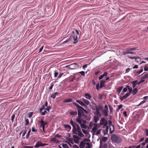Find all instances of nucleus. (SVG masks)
I'll return each mask as SVG.
<instances>
[{
    "instance_id": "5fc2aeb1",
    "label": "nucleus",
    "mask_w": 148,
    "mask_h": 148,
    "mask_svg": "<svg viewBox=\"0 0 148 148\" xmlns=\"http://www.w3.org/2000/svg\"><path fill=\"white\" fill-rule=\"evenodd\" d=\"M130 84H131V83L130 82H129L128 84V85H126V86L125 87L127 88V90L128 89H129V88H131V87H130V86H129V85H130Z\"/></svg>"
},
{
    "instance_id": "4be33fe9",
    "label": "nucleus",
    "mask_w": 148,
    "mask_h": 148,
    "mask_svg": "<svg viewBox=\"0 0 148 148\" xmlns=\"http://www.w3.org/2000/svg\"><path fill=\"white\" fill-rule=\"evenodd\" d=\"M72 101V99H67L65 100H64L63 102L64 103L66 102H71Z\"/></svg>"
},
{
    "instance_id": "c85d7f7f",
    "label": "nucleus",
    "mask_w": 148,
    "mask_h": 148,
    "mask_svg": "<svg viewBox=\"0 0 148 148\" xmlns=\"http://www.w3.org/2000/svg\"><path fill=\"white\" fill-rule=\"evenodd\" d=\"M142 78L144 79L148 78V73L144 75L142 77Z\"/></svg>"
},
{
    "instance_id": "bf43d9fd",
    "label": "nucleus",
    "mask_w": 148,
    "mask_h": 148,
    "mask_svg": "<svg viewBox=\"0 0 148 148\" xmlns=\"http://www.w3.org/2000/svg\"><path fill=\"white\" fill-rule=\"evenodd\" d=\"M130 71V69L129 68H127L125 70V73H128Z\"/></svg>"
},
{
    "instance_id": "f704fd0d",
    "label": "nucleus",
    "mask_w": 148,
    "mask_h": 148,
    "mask_svg": "<svg viewBox=\"0 0 148 148\" xmlns=\"http://www.w3.org/2000/svg\"><path fill=\"white\" fill-rule=\"evenodd\" d=\"M128 90L129 92H128V93H130V94H131V93H132L133 90L131 87L129 89H128Z\"/></svg>"
},
{
    "instance_id": "338daca9",
    "label": "nucleus",
    "mask_w": 148,
    "mask_h": 148,
    "mask_svg": "<svg viewBox=\"0 0 148 148\" xmlns=\"http://www.w3.org/2000/svg\"><path fill=\"white\" fill-rule=\"evenodd\" d=\"M96 89L97 90H99V84L98 83L96 85Z\"/></svg>"
},
{
    "instance_id": "f8f14e48",
    "label": "nucleus",
    "mask_w": 148,
    "mask_h": 148,
    "mask_svg": "<svg viewBox=\"0 0 148 148\" xmlns=\"http://www.w3.org/2000/svg\"><path fill=\"white\" fill-rule=\"evenodd\" d=\"M76 101L82 106H86L85 104L83 102V101H82L79 100H77Z\"/></svg>"
},
{
    "instance_id": "09e8293b",
    "label": "nucleus",
    "mask_w": 148,
    "mask_h": 148,
    "mask_svg": "<svg viewBox=\"0 0 148 148\" xmlns=\"http://www.w3.org/2000/svg\"><path fill=\"white\" fill-rule=\"evenodd\" d=\"M33 113V112H29V113L28 117L29 118H31V117L32 116V115Z\"/></svg>"
},
{
    "instance_id": "20e7f679",
    "label": "nucleus",
    "mask_w": 148,
    "mask_h": 148,
    "mask_svg": "<svg viewBox=\"0 0 148 148\" xmlns=\"http://www.w3.org/2000/svg\"><path fill=\"white\" fill-rule=\"evenodd\" d=\"M100 123L101 125H103L104 126H106L107 124L106 121L103 118L101 119Z\"/></svg>"
},
{
    "instance_id": "72a5a7b5",
    "label": "nucleus",
    "mask_w": 148,
    "mask_h": 148,
    "mask_svg": "<svg viewBox=\"0 0 148 148\" xmlns=\"http://www.w3.org/2000/svg\"><path fill=\"white\" fill-rule=\"evenodd\" d=\"M51 107L49 106L47 107V108L45 109V110H47L48 112H49V110L51 109Z\"/></svg>"
},
{
    "instance_id": "f257e3e1",
    "label": "nucleus",
    "mask_w": 148,
    "mask_h": 148,
    "mask_svg": "<svg viewBox=\"0 0 148 148\" xmlns=\"http://www.w3.org/2000/svg\"><path fill=\"white\" fill-rule=\"evenodd\" d=\"M70 123L73 127L72 131L73 133L81 137H83L84 135L81 132V129L79 125L72 120L71 121Z\"/></svg>"
},
{
    "instance_id": "bb28decb",
    "label": "nucleus",
    "mask_w": 148,
    "mask_h": 148,
    "mask_svg": "<svg viewBox=\"0 0 148 148\" xmlns=\"http://www.w3.org/2000/svg\"><path fill=\"white\" fill-rule=\"evenodd\" d=\"M64 127L66 128H68L70 130L71 129V126L69 125H64Z\"/></svg>"
},
{
    "instance_id": "603ef678",
    "label": "nucleus",
    "mask_w": 148,
    "mask_h": 148,
    "mask_svg": "<svg viewBox=\"0 0 148 148\" xmlns=\"http://www.w3.org/2000/svg\"><path fill=\"white\" fill-rule=\"evenodd\" d=\"M98 108L100 110H102L103 108V106L100 105H99V106H98Z\"/></svg>"
},
{
    "instance_id": "473e14b6",
    "label": "nucleus",
    "mask_w": 148,
    "mask_h": 148,
    "mask_svg": "<svg viewBox=\"0 0 148 148\" xmlns=\"http://www.w3.org/2000/svg\"><path fill=\"white\" fill-rule=\"evenodd\" d=\"M73 103L74 105H75L77 108H80V107L81 106L75 102H73Z\"/></svg>"
},
{
    "instance_id": "79ce46f5",
    "label": "nucleus",
    "mask_w": 148,
    "mask_h": 148,
    "mask_svg": "<svg viewBox=\"0 0 148 148\" xmlns=\"http://www.w3.org/2000/svg\"><path fill=\"white\" fill-rule=\"evenodd\" d=\"M145 135L148 136V129H145Z\"/></svg>"
},
{
    "instance_id": "37998d69",
    "label": "nucleus",
    "mask_w": 148,
    "mask_h": 148,
    "mask_svg": "<svg viewBox=\"0 0 148 148\" xmlns=\"http://www.w3.org/2000/svg\"><path fill=\"white\" fill-rule=\"evenodd\" d=\"M62 146L64 148H69L68 146L66 144H63Z\"/></svg>"
},
{
    "instance_id": "dca6fc26",
    "label": "nucleus",
    "mask_w": 148,
    "mask_h": 148,
    "mask_svg": "<svg viewBox=\"0 0 148 148\" xmlns=\"http://www.w3.org/2000/svg\"><path fill=\"white\" fill-rule=\"evenodd\" d=\"M82 100L85 104L86 105H88L89 104L90 102L88 101L83 98L82 99Z\"/></svg>"
},
{
    "instance_id": "4468645a",
    "label": "nucleus",
    "mask_w": 148,
    "mask_h": 148,
    "mask_svg": "<svg viewBox=\"0 0 148 148\" xmlns=\"http://www.w3.org/2000/svg\"><path fill=\"white\" fill-rule=\"evenodd\" d=\"M94 125L95 126L93 127L92 128V131L94 132V133H95L97 130V124H94Z\"/></svg>"
},
{
    "instance_id": "13d9d810",
    "label": "nucleus",
    "mask_w": 148,
    "mask_h": 148,
    "mask_svg": "<svg viewBox=\"0 0 148 148\" xmlns=\"http://www.w3.org/2000/svg\"><path fill=\"white\" fill-rule=\"evenodd\" d=\"M144 71H148V67L146 66H145L144 67Z\"/></svg>"
},
{
    "instance_id": "774afa93",
    "label": "nucleus",
    "mask_w": 148,
    "mask_h": 148,
    "mask_svg": "<svg viewBox=\"0 0 148 148\" xmlns=\"http://www.w3.org/2000/svg\"><path fill=\"white\" fill-rule=\"evenodd\" d=\"M32 131L33 132H36L37 131V130L36 129H35L34 127H32Z\"/></svg>"
},
{
    "instance_id": "864d4df0",
    "label": "nucleus",
    "mask_w": 148,
    "mask_h": 148,
    "mask_svg": "<svg viewBox=\"0 0 148 148\" xmlns=\"http://www.w3.org/2000/svg\"><path fill=\"white\" fill-rule=\"evenodd\" d=\"M101 132V129H100V130H98L96 132V135H98Z\"/></svg>"
},
{
    "instance_id": "a878e982",
    "label": "nucleus",
    "mask_w": 148,
    "mask_h": 148,
    "mask_svg": "<svg viewBox=\"0 0 148 148\" xmlns=\"http://www.w3.org/2000/svg\"><path fill=\"white\" fill-rule=\"evenodd\" d=\"M76 121L77 122L79 123L80 125L82 124V121L81 120L79 119H76Z\"/></svg>"
},
{
    "instance_id": "58836bf2",
    "label": "nucleus",
    "mask_w": 148,
    "mask_h": 148,
    "mask_svg": "<svg viewBox=\"0 0 148 148\" xmlns=\"http://www.w3.org/2000/svg\"><path fill=\"white\" fill-rule=\"evenodd\" d=\"M78 73L84 77L85 76V72L84 71L79 72Z\"/></svg>"
},
{
    "instance_id": "0e129e2a",
    "label": "nucleus",
    "mask_w": 148,
    "mask_h": 148,
    "mask_svg": "<svg viewBox=\"0 0 148 148\" xmlns=\"http://www.w3.org/2000/svg\"><path fill=\"white\" fill-rule=\"evenodd\" d=\"M138 65H135L133 67V69H138Z\"/></svg>"
},
{
    "instance_id": "6e6d98bb",
    "label": "nucleus",
    "mask_w": 148,
    "mask_h": 148,
    "mask_svg": "<svg viewBox=\"0 0 148 148\" xmlns=\"http://www.w3.org/2000/svg\"><path fill=\"white\" fill-rule=\"evenodd\" d=\"M56 97V96L54 94H52L51 96V97L53 99H54Z\"/></svg>"
},
{
    "instance_id": "6ab92c4d",
    "label": "nucleus",
    "mask_w": 148,
    "mask_h": 148,
    "mask_svg": "<svg viewBox=\"0 0 148 148\" xmlns=\"http://www.w3.org/2000/svg\"><path fill=\"white\" fill-rule=\"evenodd\" d=\"M99 116H95L94 117V122L95 123H97L99 120Z\"/></svg>"
},
{
    "instance_id": "c03bdc74",
    "label": "nucleus",
    "mask_w": 148,
    "mask_h": 148,
    "mask_svg": "<svg viewBox=\"0 0 148 148\" xmlns=\"http://www.w3.org/2000/svg\"><path fill=\"white\" fill-rule=\"evenodd\" d=\"M123 114L125 117H127V112L126 111H123Z\"/></svg>"
},
{
    "instance_id": "412c9836",
    "label": "nucleus",
    "mask_w": 148,
    "mask_h": 148,
    "mask_svg": "<svg viewBox=\"0 0 148 148\" xmlns=\"http://www.w3.org/2000/svg\"><path fill=\"white\" fill-rule=\"evenodd\" d=\"M84 110V108L82 107V106H81L80 108H79L78 109V111H81V112H82V113H83L84 115V113L83 112V110Z\"/></svg>"
},
{
    "instance_id": "4d7b16f0",
    "label": "nucleus",
    "mask_w": 148,
    "mask_h": 148,
    "mask_svg": "<svg viewBox=\"0 0 148 148\" xmlns=\"http://www.w3.org/2000/svg\"><path fill=\"white\" fill-rule=\"evenodd\" d=\"M59 73L58 72H56L55 71L54 73V77H56L58 75Z\"/></svg>"
},
{
    "instance_id": "39448f33",
    "label": "nucleus",
    "mask_w": 148,
    "mask_h": 148,
    "mask_svg": "<svg viewBox=\"0 0 148 148\" xmlns=\"http://www.w3.org/2000/svg\"><path fill=\"white\" fill-rule=\"evenodd\" d=\"M130 93L127 92L122 97H121V101H123L130 95Z\"/></svg>"
},
{
    "instance_id": "6e6552de",
    "label": "nucleus",
    "mask_w": 148,
    "mask_h": 148,
    "mask_svg": "<svg viewBox=\"0 0 148 148\" xmlns=\"http://www.w3.org/2000/svg\"><path fill=\"white\" fill-rule=\"evenodd\" d=\"M106 81L103 80H101L100 82V88H102L105 86V84Z\"/></svg>"
},
{
    "instance_id": "a18cd8bd",
    "label": "nucleus",
    "mask_w": 148,
    "mask_h": 148,
    "mask_svg": "<svg viewBox=\"0 0 148 148\" xmlns=\"http://www.w3.org/2000/svg\"><path fill=\"white\" fill-rule=\"evenodd\" d=\"M146 143H145V142L142 143H140V144L142 146L144 147L146 145Z\"/></svg>"
},
{
    "instance_id": "cd10ccee",
    "label": "nucleus",
    "mask_w": 148,
    "mask_h": 148,
    "mask_svg": "<svg viewBox=\"0 0 148 148\" xmlns=\"http://www.w3.org/2000/svg\"><path fill=\"white\" fill-rule=\"evenodd\" d=\"M31 132V129H30L26 135V138L27 139H28V138L29 137Z\"/></svg>"
},
{
    "instance_id": "e2e57ef3",
    "label": "nucleus",
    "mask_w": 148,
    "mask_h": 148,
    "mask_svg": "<svg viewBox=\"0 0 148 148\" xmlns=\"http://www.w3.org/2000/svg\"><path fill=\"white\" fill-rule=\"evenodd\" d=\"M69 141L72 144H73V139H70L69 140Z\"/></svg>"
},
{
    "instance_id": "ddd939ff",
    "label": "nucleus",
    "mask_w": 148,
    "mask_h": 148,
    "mask_svg": "<svg viewBox=\"0 0 148 148\" xmlns=\"http://www.w3.org/2000/svg\"><path fill=\"white\" fill-rule=\"evenodd\" d=\"M108 110L103 109L102 110V112L104 114V115L106 116L108 115Z\"/></svg>"
},
{
    "instance_id": "2f4dec72",
    "label": "nucleus",
    "mask_w": 148,
    "mask_h": 148,
    "mask_svg": "<svg viewBox=\"0 0 148 148\" xmlns=\"http://www.w3.org/2000/svg\"><path fill=\"white\" fill-rule=\"evenodd\" d=\"M73 103L74 105H75L77 108H80V107L81 106L75 102H73Z\"/></svg>"
},
{
    "instance_id": "de8ad7c7",
    "label": "nucleus",
    "mask_w": 148,
    "mask_h": 148,
    "mask_svg": "<svg viewBox=\"0 0 148 148\" xmlns=\"http://www.w3.org/2000/svg\"><path fill=\"white\" fill-rule=\"evenodd\" d=\"M82 131L85 134H88V132L87 131L84 129H82Z\"/></svg>"
},
{
    "instance_id": "f03ea898",
    "label": "nucleus",
    "mask_w": 148,
    "mask_h": 148,
    "mask_svg": "<svg viewBox=\"0 0 148 148\" xmlns=\"http://www.w3.org/2000/svg\"><path fill=\"white\" fill-rule=\"evenodd\" d=\"M111 139L112 142L116 143H119L120 141L119 137L115 134H113L112 136Z\"/></svg>"
},
{
    "instance_id": "9b49d317",
    "label": "nucleus",
    "mask_w": 148,
    "mask_h": 148,
    "mask_svg": "<svg viewBox=\"0 0 148 148\" xmlns=\"http://www.w3.org/2000/svg\"><path fill=\"white\" fill-rule=\"evenodd\" d=\"M138 90L137 88L136 87L134 88V89L133 90L132 92V94H133V95H136L137 94V92H138Z\"/></svg>"
},
{
    "instance_id": "c756f323",
    "label": "nucleus",
    "mask_w": 148,
    "mask_h": 148,
    "mask_svg": "<svg viewBox=\"0 0 148 148\" xmlns=\"http://www.w3.org/2000/svg\"><path fill=\"white\" fill-rule=\"evenodd\" d=\"M137 48V47H134L129 49L130 51H133L136 49Z\"/></svg>"
},
{
    "instance_id": "c9c22d12",
    "label": "nucleus",
    "mask_w": 148,
    "mask_h": 148,
    "mask_svg": "<svg viewBox=\"0 0 148 148\" xmlns=\"http://www.w3.org/2000/svg\"><path fill=\"white\" fill-rule=\"evenodd\" d=\"M41 113V114L42 115H45L47 113V111L45 110L44 112H40Z\"/></svg>"
},
{
    "instance_id": "ea45409f",
    "label": "nucleus",
    "mask_w": 148,
    "mask_h": 148,
    "mask_svg": "<svg viewBox=\"0 0 148 148\" xmlns=\"http://www.w3.org/2000/svg\"><path fill=\"white\" fill-rule=\"evenodd\" d=\"M143 71V69H142L139 71L136 72V73H137L138 75H139L140 73H142Z\"/></svg>"
},
{
    "instance_id": "7c9ffc66",
    "label": "nucleus",
    "mask_w": 148,
    "mask_h": 148,
    "mask_svg": "<svg viewBox=\"0 0 148 148\" xmlns=\"http://www.w3.org/2000/svg\"><path fill=\"white\" fill-rule=\"evenodd\" d=\"M45 106L44 105H43V106H42V107L40 109V112H41V111H42L43 109H44L45 110Z\"/></svg>"
},
{
    "instance_id": "052dcab7",
    "label": "nucleus",
    "mask_w": 148,
    "mask_h": 148,
    "mask_svg": "<svg viewBox=\"0 0 148 148\" xmlns=\"http://www.w3.org/2000/svg\"><path fill=\"white\" fill-rule=\"evenodd\" d=\"M78 115H80V116H82V115H83V114H84L83 113H82V112H81V111H78Z\"/></svg>"
},
{
    "instance_id": "a211bd4d",
    "label": "nucleus",
    "mask_w": 148,
    "mask_h": 148,
    "mask_svg": "<svg viewBox=\"0 0 148 148\" xmlns=\"http://www.w3.org/2000/svg\"><path fill=\"white\" fill-rule=\"evenodd\" d=\"M85 147V144L82 141L80 142V148H84Z\"/></svg>"
},
{
    "instance_id": "e433bc0d",
    "label": "nucleus",
    "mask_w": 148,
    "mask_h": 148,
    "mask_svg": "<svg viewBox=\"0 0 148 148\" xmlns=\"http://www.w3.org/2000/svg\"><path fill=\"white\" fill-rule=\"evenodd\" d=\"M95 106V107H94V106H93V105H91L90 106V107L93 110H95V109L96 108V105L95 104V103H94L93 104Z\"/></svg>"
},
{
    "instance_id": "aec40b11",
    "label": "nucleus",
    "mask_w": 148,
    "mask_h": 148,
    "mask_svg": "<svg viewBox=\"0 0 148 148\" xmlns=\"http://www.w3.org/2000/svg\"><path fill=\"white\" fill-rule=\"evenodd\" d=\"M128 50H126L125 51H123V54L124 55H125L126 54H130V51H129V49H127Z\"/></svg>"
},
{
    "instance_id": "680f3d73",
    "label": "nucleus",
    "mask_w": 148,
    "mask_h": 148,
    "mask_svg": "<svg viewBox=\"0 0 148 148\" xmlns=\"http://www.w3.org/2000/svg\"><path fill=\"white\" fill-rule=\"evenodd\" d=\"M15 117V115L14 114L12 115V116L11 117V120L13 122L14 121V119Z\"/></svg>"
},
{
    "instance_id": "f3484780",
    "label": "nucleus",
    "mask_w": 148,
    "mask_h": 148,
    "mask_svg": "<svg viewBox=\"0 0 148 148\" xmlns=\"http://www.w3.org/2000/svg\"><path fill=\"white\" fill-rule=\"evenodd\" d=\"M114 129V126L112 125H110V133H112Z\"/></svg>"
},
{
    "instance_id": "9d476101",
    "label": "nucleus",
    "mask_w": 148,
    "mask_h": 148,
    "mask_svg": "<svg viewBox=\"0 0 148 148\" xmlns=\"http://www.w3.org/2000/svg\"><path fill=\"white\" fill-rule=\"evenodd\" d=\"M127 57L128 58H129V59H134L136 60H137V59H140V57L139 56H136L131 57V56H127Z\"/></svg>"
},
{
    "instance_id": "5701e85b",
    "label": "nucleus",
    "mask_w": 148,
    "mask_h": 148,
    "mask_svg": "<svg viewBox=\"0 0 148 148\" xmlns=\"http://www.w3.org/2000/svg\"><path fill=\"white\" fill-rule=\"evenodd\" d=\"M80 126L82 129L84 128L86 129L87 128L86 125L84 124H82L80 125Z\"/></svg>"
},
{
    "instance_id": "a19ab883",
    "label": "nucleus",
    "mask_w": 148,
    "mask_h": 148,
    "mask_svg": "<svg viewBox=\"0 0 148 148\" xmlns=\"http://www.w3.org/2000/svg\"><path fill=\"white\" fill-rule=\"evenodd\" d=\"M127 90V88H126L125 87L123 89L122 91V92L123 93H125L126 92Z\"/></svg>"
},
{
    "instance_id": "4c0bfd02",
    "label": "nucleus",
    "mask_w": 148,
    "mask_h": 148,
    "mask_svg": "<svg viewBox=\"0 0 148 148\" xmlns=\"http://www.w3.org/2000/svg\"><path fill=\"white\" fill-rule=\"evenodd\" d=\"M25 125H28L29 124V121L28 119H26L25 120Z\"/></svg>"
},
{
    "instance_id": "0eeeda50",
    "label": "nucleus",
    "mask_w": 148,
    "mask_h": 148,
    "mask_svg": "<svg viewBox=\"0 0 148 148\" xmlns=\"http://www.w3.org/2000/svg\"><path fill=\"white\" fill-rule=\"evenodd\" d=\"M40 123L41 127H42V128H45V126L47 124V122H45L43 120H42L40 122Z\"/></svg>"
},
{
    "instance_id": "393cba45",
    "label": "nucleus",
    "mask_w": 148,
    "mask_h": 148,
    "mask_svg": "<svg viewBox=\"0 0 148 148\" xmlns=\"http://www.w3.org/2000/svg\"><path fill=\"white\" fill-rule=\"evenodd\" d=\"M146 101V100H143V101H141L138 105H137L136 106H140L142 104H144Z\"/></svg>"
},
{
    "instance_id": "423d86ee",
    "label": "nucleus",
    "mask_w": 148,
    "mask_h": 148,
    "mask_svg": "<svg viewBox=\"0 0 148 148\" xmlns=\"http://www.w3.org/2000/svg\"><path fill=\"white\" fill-rule=\"evenodd\" d=\"M95 110H96V114L99 117H100L101 116V114L99 112V109L97 106H96Z\"/></svg>"
},
{
    "instance_id": "2eb2a0df",
    "label": "nucleus",
    "mask_w": 148,
    "mask_h": 148,
    "mask_svg": "<svg viewBox=\"0 0 148 148\" xmlns=\"http://www.w3.org/2000/svg\"><path fill=\"white\" fill-rule=\"evenodd\" d=\"M87 99H90L91 98V97L90 95L88 93H86L84 96Z\"/></svg>"
},
{
    "instance_id": "69168bd1",
    "label": "nucleus",
    "mask_w": 148,
    "mask_h": 148,
    "mask_svg": "<svg viewBox=\"0 0 148 148\" xmlns=\"http://www.w3.org/2000/svg\"><path fill=\"white\" fill-rule=\"evenodd\" d=\"M144 139L145 138L144 137H142L141 138L139 142L140 143L141 142L143 141L144 140Z\"/></svg>"
},
{
    "instance_id": "49530a36",
    "label": "nucleus",
    "mask_w": 148,
    "mask_h": 148,
    "mask_svg": "<svg viewBox=\"0 0 148 148\" xmlns=\"http://www.w3.org/2000/svg\"><path fill=\"white\" fill-rule=\"evenodd\" d=\"M75 40H76V41H74L73 42V44H75L77 42L78 37L77 36H75Z\"/></svg>"
},
{
    "instance_id": "7ed1b4c3",
    "label": "nucleus",
    "mask_w": 148,
    "mask_h": 148,
    "mask_svg": "<svg viewBox=\"0 0 148 148\" xmlns=\"http://www.w3.org/2000/svg\"><path fill=\"white\" fill-rule=\"evenodd\" d=\"M47 145V144L42 143L41 142L39 141L36 143L34 147L35 148H37L39 147H43Z\"/></svg>"
},
{
    "instance_id": "1a4fd4ad",
    "label": "nucleus",
    "mask_w": 148,
    "mask_h": 148,
    "mask_svg": "<svg viewBox=\"0 0 148 148\" xmlns=\"http://www.w3.org/2000/svg\"><path fill=\"white\" fill-rule=\"evenodd\" d=\"M137 80H135L133 81H132L131 83V84H132V87L133 88H135V87L136 86V85L137 84Z\"/></svg>"
},
{
    "instance_id": "b1692460",
    "label": "nucleus",
    "mask_w": 148,
    "mask_h": 148,
    "mask_svg": "<svg viewBox=\"0 0 148 148\" xmlns=\"http://www.w3.org/2000/svg\"><path fill=\"white\" fill-rule=\"evenodd\" d=\"M70 114L71 115H77V112L72 111L70 112Z\"/></svg>"
},
{
    "instance_id": "3c124183",
    "label": "nucleus",
    "mask_w": 148,
    "mask_h": 148,
    "mask_svg": "<svg viewBox=\"0 0 148 148\" xmlns=\"http://www.w3.org/2000/svg\"><path fill=\"white\" fill-rule=\"evenodd\" d=\"M63 74L64 73H60L58 77V78H60L62 77V76L63 75Z\"/></svg>"
},
{
    "instance_id": "8fccbe9b",
    "label": "nucleus",
    "mask_w": 148,
    "mask_h": 148,
    "mask_svg": "<svg viewBox=\"0 0 148 148\" xmlns=\"http://www.w3.org/2000/svg\"><path fill=\"white\" fill-rule=\"evenodd\" d=\"M73 138L75 139L79 140V137L75 135H73Z\"/></svg>"
}]
</instances>
